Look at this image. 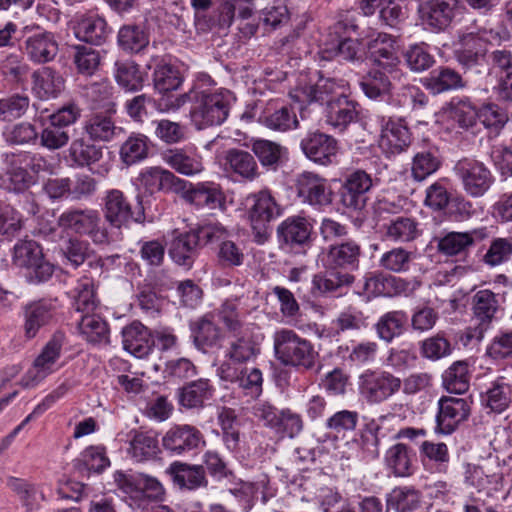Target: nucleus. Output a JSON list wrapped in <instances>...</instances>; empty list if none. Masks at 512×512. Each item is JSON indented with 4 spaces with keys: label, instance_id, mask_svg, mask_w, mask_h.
Listing matches in <instances>:
<instances>
[{
    "label": "nucleus",
    "instance_id": "obj_44",
    "mask_svg": "<svg viewBox=\"0 0 512 512\" xmlns=\"http://www.w3.org/2000/svg\"><path fill=\"white\" fill-rule=\"evenodd\" d=\"M257 354L254 341L243 332L232 334L224 350V358L247 363Z\"/></svg>",
    "mask_w": 512,
    "mask_h": 512
},
{
    "label": "nucleus",
    "instance_id": "obj_10",
    "mask_svg": "<svg viewBox=\"0 0 512 512\" xmlns=\"http://www.w3.org/2000/svg\"><path fill=\"white\" fill-rule=\"evenodd\" d=\"M458 0H427L418 7L422 24L432 32L444 31L456 16Z\"/></svg>",
    "mask_w": 512,
    "mask_h": 512
},
{
    "label": "nucleus",
    "instance_id": "obj_6",
    "mask_svg": "<svg viewBox=\"0 0 512 512\" xmlns=\"http://www.w3.org/2000/svg\"><path fill=\"white\" fill-rule=\"evenodd\" d=\"M64 334L57 332L43 347L41 353L35 359L31 369L21 379L24 388L34 387L55 370V365L60 358Z\"/></svg>",
    "mask_w": 512,
    "mask_h": 512
},
{
    "label": "nucleus",
    "instance_id": "obj_36",
    "mask_svg": "<svg viewBox=\"0 0 512 512\" xmlns=\"http://www.w3.org/2000/svg\"><path fill=\"white\" fill-rule=\"evenodd\" d=\"M422 82L424 87L433 94H440L465 86L462 76L455 70L447 67L433 70Z\"/></svg>",
    "mask_w": 512,
    "mask_h": 512
},
{
    "label": "nucleus",
    "instance_id": "obj_41",
    "mask_svg": "<svg viewBox=\"0 0 512 512\" xmlns=\"http://www.w3.org/2000/svg\"><path fill=\"white\" fill-rule=\"evenodd\" d=\"M213 391L208 379L192 381L180 389V404L186 408L202 407L212 397Z\"/></svg>",
    "mask_w": 512,
    "mask_h": 512
},
{
    "label": "nucleus",
    "instance_id": "obj_24",
    "mask_svg": "<svg viewBox=\"0 0 512 512\" xmlns=\"http://www.w3.org/2000/svg\"><path fill=\"white\" fill-rule=\"evenodd\" d=\"M368 51L373 62L390 74L400 63L395 40L386 33H379L371 39L368 43Z\"/></svg>",
    "mask_w": 512,
    "mask_h": 512
},
{
    "label": "nucleus",
    "instance_id": "obj_21",
    "mask_svg": "<svg viewBox=\"0 0 512 512\" xmlns=\"http://www.w3.org/2000/svg\"><path fill=\"white\" fill-rule=\"evenodd\" d=\"M362 249L352 239L336 242L329 246L325 255L326 266L335 269L356 270L359 267Z\"/></svg>",
    "mask_w": 512,
    "mask_h": 512
},
{
    "label": "nucleus",
    "instance_id": "obj_33",
    "mask_svg": "<svg viewBox=\"0 0 512 512\" xmlns=\"http://www.w3.org/2000/svg\"><path fill=\"white\" fill-rule=\"evenodd\" d=\"M199 235L194 230L173 239L169 250L175 263L190 268L198 253Z\"/></svg>",
    "mask_w": 512,
    "mask_h": 512
},
{
    "label": "nucleus",
    "instance_id": "obj_47",
    "mask_svg": "<svg viewBox=\"0 0 512 512\" xmlns=\"http://www.w3.org/2000/svg\"><path fill=\"white\" fill-rule=\"evenodd\" d=\"M78 329L88 342L97 344L107 343L109 340L108 325L99 315H83L78 323Z\"/></svg>",
    "mask_w": 512,
    "mask_h": 512
},
{
    "label": "nucleus",
    "instance_id": "obj_48",
    "mask_svg": "<svg viewBox=\"0 0 512 512\" xmlns=\"http://www.w3.org/2000/svg\"><path fill=\"white\" fill-rule=\"evenodd\" d=\"M159 451L158 440L147 432H135L130 440L129 455L137 462L154 458Z\"/></svg>",
    "mask_w": 512,
    "mask_h": 512
},
{
    "label": "nucleus",
    "instance_id": "obj_15",
    "mask_svg": "<svg viewBox=\"0 0 512 512\" xmlns=\"http://www.w3.org/2000/svg\"><path fill=\"white\" fill-rule=\"evenodd\" d=\"M305 156L314 163L328 166L333 163L338 151V142L322 132L308 133L300 143Z\"/></svg>",
    "mask_w": 512,
    "mask_h": 512
},
{
    "label": "nucleus",
    "instance_id": "obj_16",
    "mask_svg": "<svg viewBox=\"0 0 512 512\" xmlns=\"http://www.w3.org/2000/svg\"><path fill=\"white\" fill-rule=\"evenodd\" d=\"M379 146L389 154L405 151L411 143V134L402 118L381 116Z\"/></svg>",
    "mask_w": 512,
    "mask_h": 512
},
{
    "label": "nucleus",
    "instance_id": "obj_9",
    "mask_svg": "<svg viewBox=\"0 0 512 512\" xmlns=\"http://www.w3.org/2000/svg\"><path fill=\"white\" fill-rule=\"evenodd\" d=\"M205 444L202 432L189 424L172 426L162 438L164 449L177 456L189 453Z\"/></svg>",
    "mask_w": 512,
    "mask_h": 512
},
{
    "label": "nucleus",
    "instance_id": "obj_55",
    "mask_svg": "<svg viewBox=\"0 0 512 512\" xmlns=\"http://www.w3.org/2000/svg\"><path fill=\"white\" fill-rule=\"evenodd\" d=\"M118 43L123 50L138 53L148 46L149 37L139 26L126 25L119 30Z\"/></svg>",
    "mask_w": 512,
    "mask_h": 512
},
{
    "label": "nucleus",
    "instance_id": "obj_60",
    "mask_svg": "<svg viewBox=\"0 0 512 512\" xmlns=\"http://www.w3.org/2000/svg\"><path fill=\"white\" fill-rule=\"evenodd\" d=\"M42 257L41 247L33 240H21L14 246L13 263L18 267L29 269Z\"/></svg>",
    "mask_w": 512,
    "mask_h": 512
},
{
    "label": "nucleus",
    "instance_id": "obj_2",
    "mask_svg": "<svg viewBox=\"0 0 512 512\" xmlns=\"http://www.w3.org/2000/svg\"><path fill=\"white\" fill-rule=\"evenodd\" d=\"M276 358L285 366L313 369L318 359V352L310 341L300 337L290 329H281L273 336Z\"/></svg>",
    "mask_w": 512,
    "mask_h": 512
},
{
    "label": "nucleus",
    "instance_id": "obj_1",
    "mask_svg": "<svg viewBox=\"0 0 512 512\" xmlns=\"http://www.w3.org/2000/svg\"><path fill=\"white\" fill-rule=\"evenodd\" d=\"M233 101V94L226 89L195 91L190 110L191 121L199 130L220 125L227 119Z\"/></svg>",
    "mask_w": 512,
    "mask_h": 512
},
{
    "label": "nucleus",
    "instance_id": "obj_29",
    "mask_svg": "<svg viewBox=\"0 0 512 512\" xmlns=\"http://www.w3.org/2000/svg\"><path fill=\"white\" fill-rule=\"evenodd\" d=\"M74 32L79 40L100 45L106 40L109 29L104 18L96 14H83L78 17Z\"/></svg>",
    "mask_w": 512,
    "mask_h": 512
},
{
    "label": "nucleus",
    "instance_id": "obj_39",
    "mask_svg": "<svg viewBox=\"0 0 512 512\" xmlns=\"http://www.w3.org/2000/svg\"><path fill=\"white\" fill-rule=\"evenodd\" d=\"M163 160L178 173L191 176L203 170L201 157L182 149H169L163 153Z\"/></svg>",
    "mask_w": 512,
    "mask_h": 512
},
{
    "label": "nucleus",
    "instance_id": "obj_62",
    "mask_svg": "<svg viewBox=\"0 0 512 512\" xmlns=\"http://www.w3.org/2000/svg\"><path fill=\"white\" fill-rule=\"evenodd\" d=\"M30 99L26 94H13L0 99V119L13 121L21 118L28 111Z\"/></svg>",
    "mask_w": 512,
    "mask_h": 512
},
{
    "label": "nucleus",
    "instance_id": "obj_23",
    "mask_svg": "<svg viewBox=\"0 0 512 512\" xmlns=\"http://www.w3.org/2000/svg\"><path fill=\"white\" fill-rule=\"evenodd\" d=\"M359 116L358 104L347 95L329 101L325 109L328 125L339 131H344Z\"/></svg>",
    "mask_w": 512,
    "mask_h": 512
},
{
    "label": "nucleus",
    "instance_id": "obj_43",
    "mask_svg": "<svg viewBox=\"0 0 512 512\" xmlns=\"http://www.w3.org/2000/svg\"><path fill=\"white\" fill-rule=\"evenodd\" d=\"M251 150L263 167L273 170L277 169L287 152L286 148L279 143L266 139L253 140Z\"/></svg>",
    "mask_w": 512,
    "mask_h": 512
},
{
    "label": "nucleus",
    "instance_id": "obj_18",
    "mask_svg": "<svg viewBox=\"0 0 512 512\" xmlns=\"http://www.w3.org/2000/svg\"><path fill=\"white\" fill-rule=\"evenodd\" d=\"M373 186V180L366 171L358 169L351 172L345 179L341 201L347 208L361 210L366 206L367 193Z\"/></svg>",
    "mask_w": 512,
    "mask_h": 512
},
{
    "label": "nucleus",
    "instance_id": "obj_40",
    "mask_svg": "<svg viewBox=\"0 0 512 512\" xmlns=\"http://www.w3.org/2000/svg\"><path fill=\"white\" fill-rule=\"evenodd\" d=\"M168 472L172 475L174 482L183 488L195 489L206 483L205 472L200 465L176 461L170 465Z\"/></svg>",
    "mask_w": 512,
    "mask_h": 512
},
{
    "label": "nucleus",
    "instance_id": "obj_52",
    "mask_svg": "<svg viewBox=\"0 0 512 512\" xmlns=\"http://www.w3.org/2000/svg\"><path fill=\"white\" fill-rule=\"evenodd\" d=\"M419 235L418 222L409 217H397L386 227V236L394 242H410Z\"/></svg>",
    "mask_w": 512,
    "mask_h": 512
},
{
    "label": "nucleus",
    "instance_id": "obj_46",
    "mask_svg": "<svg viewBox=\"0 0 512 512\" xmlns=\"http://www.w3.org/2000/svg\"><path fill=\"white\" fill-rule=\"evenodd\" d=\"M406 322L407 316L405 312H387L375 324L376 333L381 340L390 343L394 338L399 337L403 333Z\"/></svg>",
    "mask_w": 512,
    "mask_h": 512
},
{
    "label": "nucleus",
    "instance_id": "obj_27",
    "mask_svg": "<svg viewBox=\"0 0 512 512\" xmlns=\"http://www.w3.org/2000/svg\"><path fill=\"white\" fill-rule=\"evenodd\" d=\"M313 226L302 216H291L277 228L278 237L290 246H305L311 240Z\"/></svg>",
    "mask_w": 512,
    "mask_h": 512
},
{
    "label": "nucleus",
    "instance_id": "obj_26",
    "mask_svg": "<svg viewBox=\"0 0 512 512\" xmlns=\"http://www.w3.org/2000/svg\"><path fill=\"white\" fill-rule=\"evenodd\" d=\"M187 197L191 203L208 210L226 209V196L221 186L213 182L198 183L188 191Z\"/></svg>",
    "mask_w": 512,
    "mask_h": 512
},
{
    "label": "nucleus",
    "instance_id": "obj_35",
    "mask_svg": "<svg viewBox=\"0 0 512 512\" xmlns=\"http://www.w3.org/2000/svg\"><path fill=\"white\" fill-rule=\"evenodd\" d=\"M228 169L247 181H253L259 176V169L254 156L245 150L229 149L225 154Z\"/></svg>",
    "mask_w": 512,
    "mask_h": 512
},
{
    "label": "nucleus",
    "instance_id": "obj_12",
    "mask_svg": "<svg viewBox=\"0 0 512 512\" xmlns=\"http://www.w3.org/2000/svg\"><path fill=\"white\" fill-rule=\"evenodd\" d=\"M252 204L248 210V217L253 230L264 232L268 224L281 216L283 209L274 196L267 189L249 196Z\"/></svg>",
    "mask_w": 512,
    "mask_h": 512
},
{
    "label": "nucleus",
    "instance_id": "obj_57",
    "mask_svg": "<svg viewBox=\"0 0 512 512\" xmlns=\"http://www.w3.org/2000/svg\"><path fill=\"white\" fill-rule=\"evenodd\" d=\"M261 123L270 130L286 132L297 128L299 121L292 109L288 107H281L264 115L261 118Z\"/></svg>",
    "mask_w": 512,
    "mask_h": 512
},
{
    "label": "nucleus",
    "instance_id": "obj_49",
    "mask_svg": "<svg viewBox=\"0 0 512 512\" xmlns=\"http://www.w3.org/2000/svg\"><path fill=\"white\" fill-rule=\"evenodd\" d=\"M385 461L396 476L407 477L413 473L412 457L405 444L391 446L386 452Z\"/></svg>",
    "mask_w": 512,
    "mask_h": 512
},
{
    "label": "nucleus",
    "instance_id": "obj_28",
    "mask_svg": "<svg viewBox=\"0 0 512 512\" xmlns=\"http://www.w3.org/2000/svg\"><path fill=\"white\" fill-rule=\"evenodd\" d=\"M123 347L137 358H143L152 350L154 340L149 330L140 322H133L122 331Z\"/></svg>",
    "mask_w": 512,
    "mask_h": 512
},
{
    "label": "nucleus",
    "instance_id": "obj_37",
    "mask_svg": "<svg viewBox=\"0 0 512 512\" xmlns=\"http://www.w3.org/2000/svg\"><path fill=\"white\" fill-rule=\"evenodd\" d=\"M83 137L74 139L68 149V157L76 167H90L103 157V149Z\"/></svg>",
    "mask_w": 512,
    "mask_h": 512
},
{
    "label": "nucleus",
    "instance_id": "obj_34",
    "mask_svg": "<svg viewBox=\"0 0 512 512\" xmlns=\"http://www.w3.org/2000/svg\"><path fill=\"white\" fill-rule=\"evenodd\" d=\"M7 485L17 494L26 512L39 510L41 502L46 500L40 485L16 477L8 478Z\"/></svg>",
    "mask_w": 512,
    "mask_h": 512
},
{
    "label": "nucleus",
    "instance_id": "obj_3",
    "mask_svg": "<svg viewBox=\"0 0 512 512\" xmlns=\"http://www.w3.org/2000/svg\"><path fill=\"white\" fill-rule=\"evenodd\" d=\"M59 227L80 235L88 236L96 245L109 244V232L100 214L94 209H69L57 219Z\"/></svg>",
    "mask_w": 512,
    "mask_h": 512
},
{
    "label": "nucleus",
    "instance_id": "obj_4",
    "mask_svg": "<svg viewBox=\"0 0 512 512\" xmlns=\"http://www.w3.org/2000/svg\"><path fill=\"white\" fill-rule=\"evenodd\" d=\"M462 188L472 198L484 196L494 184L495 178L491 170L474 157L459 159L453 168Z\"/></svg>",
    "mask_w": 512,
    "mask_h": 512
},
{
    "label": "nucleus",
    "instance_id": "obj_17",
    "mask_svg": "<svg viewBox=\"0 0 512 512\" xmlns=\"http://www.w3.org/2000/svg\"><path fill=\"white\" fill-rule=\"evenodd\" d=\"M438 407L436 431L442 434L452 433L470 414V406L464 398L444 396L440 398Z\"/></svg>",
    "mask_w": 512,
    "mask_h": 512
},
{
    "label": "nucleus",
    "instance_id": "obj_38",
    "mask_svg": "<svg viewBox=\"0 0 512 512\" xmlns=\"http://www.w3.org/2000/svg\"><path fill=\"white\" fill-rule=\"evenodd\" d=\"M192 336L198 348L215 346L222 337L221 329L215 324L214 315L207 313L191 324Z\"/></svg>",
    "mask_w": 512,
    "mask_h": 512
},
{
    "label": "nucleus",
    "instance_id": "obj_59",
    "mask_svg": "<svg viewBox=\"0 0 512 512\" xmlns=\"http://www.w3.org/2000/svg\"><path fill=\"white\" fill-rule=\"evenodd\" d=\"M449 116L459 127L469 129L477 123L478 111L468 99H453Z\"/></svg>",
    "mask_w": 512,
    "mask_h": 512
},
{
    "label": "nucleus",
    "instance_id": "obj_11",
    "mask_svg": "<svg viewBox=\"0 0 512 512\" xmlns=\"http://www.w3.org/2000/svg\"><path fill=\"white\" fill-rule=\"evenodd\" d=\"M115 482L118 487L132 499L143 501L144 499L161 500L164 495L162 484L154 477L138 473L126 475L118 472L115 474Z\"/></svg>",
    "mask_w": 512,
    "mask_h": 512
},
{
    "label": "nucleus",
    "instance_id": "obj_63",
    "mask_svg": "<svg viewBox=\"0 0 512 512\" xmlns=\"http://www.w3.org/2000/svg\"><path fill=\"white\" fill-rule=\"evenodd\" d=\"M365 95L370 99H377L391 90V81L385 72L372 70L360 83Z\"/></svg>",
    "mask_w": 512,
    "mask_h": 512
},
{
    "label": "nucleus",
    "instance_id": "obj_20",
    "mask_svg": "<svg viewBox=\"0 0 512 512\" xmlns=\"http://www.w3.org/2000/svg\"><path fill=\"white\" fill-rule=\"evenodd\" d=\"M57 311L56 300L42 299L24 308L23 331L27 339L36 337L41 328L49 325Z\"/></svg>",
    "mask_w": 512,
    "mask_h": 512
},
{
    "label": "nucleus",
    "instance_id": "obj_45",
    "mask_svg": "<svg viewBox=\"0 0 512 512\" xmlns=\"http://www.w3.org/2000/svg\"><path fill=\"white\" fill-rule=\"evenodd\" d=\"M34 90L40 98L56 97L64 88L62 76L49 67L33 74Z\"/></svg>",
    "mask_w": 512,
    "mask_h": 512
},
{
    "label": "nucleus",
    "instance_id": "obj_7",
    "mask_svg": "<svg viewBox=\"0 0 512 512\" xmlns=\"http://www.w3.org/2000/svg\"><path fill=\"white\" fill-rule=\"evenodd\" d=\"M402 386L400 378L385 371L367 370L359 377L360 394L369 403H381L394 395Z\"/></svg>",
    "mask_w": 512,
    "mask_h": 512
},
{
    "label": "nucleus",
    "instance_id": "obj_31",
    "mask_svg": "<svg viewBox=\"0 0 512 512\" xmlns=\"http://www.w3.org/2000/svg\"><path fill=\"white\" fill-rule=\"evenodd\" d=\"M481 401L492 412L505 411L512 404V380L503 376L495 379L481 395Z\"/></svg>",
    "mask_w": 512,
    "mask_h": 512
},
{
    "label": "nucleus",
    "instance_id": "obj_42",
    "mask_svg": "<svg viewBox=\"0 0 512 512\" xmlns=\"http://www.w3.org/2000/svg\"><path fill=\"white\" fill-rule=\"evenodd\" d=\"M83 130L91 141L109 142L114 138L117 127L109 115L94 113L85 121Z\"/></svg>",
    "mask_w": 512,
    "mask_h": 512
},
{
    "label": "nucleus",
    "instance_id": "obj_30",
    "mask_svg": "<svg viewBox=\"0 0 512 512\" xmlns=\"http://www.w3.org/2000/svg\"><path fill=\"white\" fill-rule=\"evenodd\" d=\"M139 184L150 194L158 191H176L180 179L172 172L160 167L144 169L138 176Z\"/></svg>",
    "mask_w": 512,
    "mask_h": 512
},
{
    "label": "nucleus",
    "instance_id": "obj_51",
    "mask_svg": "<svg viewBox=\"0 0 512 512\" xmlns=\"http://www.w3.org/2000/svg\"><path fill=\"white\" fill-rule=\"evenodd\" d=\"M443 384L450 393L462 394L469 389L470 376L465 361L453 363L443 375Z\"/></svg>",
    "mask_w": 512,
    "mask_h": 512
},
{
    "label": "nucleus",
    "instance_id": "obj_32",
    "mask_svg": "<svg viewBox=\"0 0 512 512\" xmlns=\"http://www.w3.org/2000/svg\"><path fill=\"white\" fill-rule=\"evenodd\" d=\"M484 53V45L477 33H460L454 42V55L457 61L465 67L476 65Z\"/></svg>",
    "mask_w": 512,
    "mask_h": 512
},
{
    "label": "nucleus",
    "instance_id": "obj_58",
    "mask_svg": "<svg viewBox=\"0 0 512 512\" xmlns=\"http://www.w3.org/2000/svg\"><path fill=\"white\" fill-rule=\"evenodd\" d=\"M354 282V276L340 271H331L325 274L314 275L312 284L321 293L336 292L342 287Z\"/></svg>",
    "mask_w": 512,
    "mask_h": 512
},
{
    "label": "nucleus",
    "instance_id": "obj_13",
    "mask_svg": "<svg viewBox=\"0 0 512 512\" xmlns=\"http://www.w3.org/2000/svg\"><path fill=\"white\" fill-rule=\"evenodd\" d=\"M27 36L24 42V49L31 61L42 64L52 61L58 53V43L53 33L48 31H40L39 26L32 24L23 28L25 34L32 33Z\"/></svg>",
    "mask_w": 512,
    "mask_h": 512
},
{
    "label": "nucleus",
    "instance_id": "obj_53",
    "mask_svg": "<svg viewBox=\"0 0 512 512\" xmlns=\"http://www.w3.org/2000/svg\"><path fill=\"white\" fill-rule=\"evenodd\" d=\"M120 158L126 165H133L148 155V138L143 134H131L120 147Z\"/></svg>",
    "mask_w": 512,
    "mask_h": 512
},
{
    "label": "nucleus",
    "instance_id": "obj_54",
    "mask_svg": "<svg viewBox=\"0 0 512 512\" xmlns=\"http://www.w3.org/2000/svg\"><path fill=\"white\" fill-rule=\"evenodd\" d=\"M116 82L127 91H138L143 87V77L137 64L132 61L115 63Z\"/></svg>",
    "mask_w": 512,
    "mask_h": 512
},
{
    "label": "nucleus",
    "instance_id": "obj_56",
    "mask_svg": "<svg viewBox=\"0 0 512 512\" xmlns=\"http://www.w3.org/2000/svg\"><path fill=\"white\" fill-rule=\"evenodd\" d=\"M180 71L171 64H159L153 73L154 87L160 93L176 90L182 84Z\"/></svg>",
    "mask_w": 512,
    "mask_h": 512
},
{
    "label": "nucleus",
    "instance_id": "obj_19",
    "mask_svg": "<svg viewBox=\"0 0 512 512\" xmlns=\"http://www.w3.org/2000/svg\"><path fill=\"white\" fill-rule=\"evenodd\" d=\"M347 83L334 78H321L315 85L305 86L295 91L294 97L301 102H320L326 106L330 100L346 96Z\"/></svg>",
    "mask_w": 512,
    "mask_h": 512
},
{
    "label": "nucleus",
    "instance_id": "obj_64",
    "mask_svg": "<svg viewBox=\"0 0 512 512\" xmlns=\"http://www.w3.org/2000/svg\"><path fill=\"white\" fill-rule=\"evenodd\" d=\"M441 165L438 156L432 151L418 152L412 161L411 173L416 181H423L436 172Z\"/></svg>",
    "mask_w": 512,
    "mask_h": 512
},
{
    "label": "nucleus",
    "instance_id": "obj_50",
    "mask_svg": "<svg viewBox=\"0 0 512 512\" xmlns=\"http://www.w3.org/2000/svg\"><path fill=\"white\" fill-rule=\"evenodd\" d=\"M421 493L410 487L395 488L387 498V506L396 512H413L421 505Z\"/></svg>",
    "mask_w": 512,
    "mask_h": 512
},
{
    "label": "nucleus",
    "instance_id": "obj_25",
    "mask_svg": "<svg viewBox=\"0 0 512 512\" xmlns=\"http://www.w3.org/2000/svg\"><path fill=\"white\" fill-rule=\"evenodd\" d=\"M485 228L474 229L468 232H449L443 237L435 238L437 249L447 256H454L466 252L476 241L486 238Z\"/></svg>",
    "mask_w": 512,
    "mask_h": 512
},
{
    "label": "nucleus",
    "instance_id": "obj_14",
    "mask_svg": "<svg viewBox=\"0 0 512 512\" xmlns=\"http://www.w3.org/2000/svg\"><path fill=\"white\" fill-rule=\"evenodd\" d=\"M297 195L312 206H326L332 202V191L325 178L320 175L304 171L299 174L295 182Z\"/></svg>",
    "mask_w": 512,
    "mask_h": 512
},
{
    "label": "nucleus",
    "instance_id": "obj_8",
    "mask_svg": "<svg viewBox=\"0 0 512 512\" xmlns=\"http://www.w3.org/2000/svg\"><path fill=\"white\" fill-rule=\"evenodd\" d=\"M104 217L116 228L128 224L131 220L142 223L145 220L144 208L139 202V208L132 211L131 205L123 192L113 189L107 192L104 199Z\"/></svg>",
    "mask_w": 512,
    "mask_h": 512
},
{
    "label": "nucleus",
    "instance_id": "obj_22",
    "mask_svg": "<svg viewBox=\"0 0 512 512\" xmlns=\"http://www.w3.org/2000/svg\"><path fill=\"white\" fill-rule=\"evenodd\" d=\"M472 309L475 318L479 321L482 326L479 330L475 331V334L469 333L467 336L469 339L477 338L481 340L483 338V330L491 323L495 318V315L500 307L498 295L493 293L491 290L484 289L477 291L472 298Z\"/></svg>",
    "mask_w": 512,
    "mask_h": 512
},
{
    "label": "nucleus",
    "instance_id": "obj_61",
    "mask_svg": "<svg viewBox=\"0 0 512 512\" xmlns=\"http://www.w3.org/2000/svg\"><path fill=\"white\" fill-rule=\"evenodd\" d=\"M72 300V306L77 312H92L97 305L92 281L87 278L79 281L72 292Z\"/></svg>",
    "mask_w": 512,
    "mask_h": 512
},
{
    "label": "nucleus",
    "instance_id": "obj_5",
    "mask_svg": "<svg viewBox=\"0 0 512 512\" xmlns=\"http://www.w3.org/2000/svg\"><path fill=\"white\" fill-rule=\"evenodd\" d=\"M4 161L9 188L14 192H23L33 185L44 162L42 157L30 152L6 154Z\"/></svg>",
    "mask_w": 512,
    "mask_h": 512
}]
</instances>
